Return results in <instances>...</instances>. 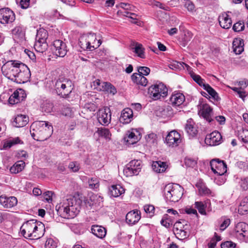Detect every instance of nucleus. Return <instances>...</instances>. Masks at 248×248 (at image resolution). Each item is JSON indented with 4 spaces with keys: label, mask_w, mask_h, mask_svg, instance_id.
Wrapping results in <instances>:
<instances>
[{
    "label": "nucleus",
    "mask_w": 248,
    "mask_h": 248,
    "mask_svg": "<svg viewBox=\"0 0 248 248\" xmlns=\"http://www.w3.org/2000/svg\"><path fill=\"white\" fill-rule=\"evenodd\" d=\"M152 166L155 171L157 173H161L165 171L168 166L165 162L157 161L153 162Z\"/></svg>",
    "instance_id": "nucleus-33"
},
{
    "label": "nucleus",
    "mask_w": 248,
    "mask_h": 248,
    "mask_svg": "<svg viewBox=\"0 0 248 248\" xmlns=\"http://www.w3.org/2000/svg\"><path fill=\"white\" fill-rule=\"evenodd\" d=\"M86 34L82 35L79 38V45L83 50H92V47H90L89 42Z\"/></svg>",
    "instance_id": "nucleus-36"
},
{
    "label": "nucleus",
    "mask_w": 248,
    "mask_h": 248,
    "mask_svg": "<svg viewBox=\"0 0 248 248\" xmlns=\"http://www.w3.org/2000/svg\"><path fill=\"white\" fill-rule=\"evenodd\" d=\"M195 207L198 210L200 213L202 215H205V205L201 202H196L195 203Z\"/></svg>",
    "instance_id": "nucleus-53"
},
{
    "label": "nucleus",
    "mask_w": 248,
    "mask_h": 248,
    "mask_svg": "<svg viewBox=\"0 0 248 248\" xmlns=\"http://www.w3.org/2000/svg\"><path fill=\"white\" fill-rule=\"evenodd\" d=\"M2 95L3 97L8 98V102L11 105L17 104L26 97L24 91L21 89L16 90L10 96L7 93H3Z\"/></svg>",
    "instance_id": "nucleus-12"
},
{
    "label": "nucleus",
    "mask_w": 248,
    "mask_h": 248,
    "mask_svg": "<svg viewBox=\"0 0 248 248\" xmlns=\"http://www.w3.org/2000/svg\"><path fill=\"white\" fill-rule=\"evenodd\" d=\"M88 38V42L90 47H92V50L97 48L101 44L100 40H99L96 42V36L94 33H90L86 34Z\"/></svg>",
    "instance_id": "nucleus-31"
},
{
    "label": "nucleus",
    "mask_w": 248,
    "mask_h": 248,
    "mask_svg": "<svg viewBox=\"0 0 248 248\" xmlns=\"http://www.w3.org/2000/svg\"><path fill=\"white\" fill-rule=\"evenodd\" d=\"M82 201L78 196L63 199L56 206L57 213L65 218H74L78 213Z\"/></svg>",
    "instance_id": "nucleus-1"
},
{
    "label": "nucleus",
    "mask_w": 248,
    "mask_h": 248,
    "mask_svg": "<svg viewBox=\"0 0 248 248\" xmlns=\"http://www.w3.org/2000/svg\"><path fill=\"white\" fill-rule=\"evenodd\" d=\"M45 248H56L57 243L52 238H48L46 240L45 245Z\"/></svg>",
    "instance_id": "nucleus-57"
},
{
    "label": "nucleus",
    "mask_w": 248,
    "mask_h": 248,
    "mask_svg": "<svg viewBox=\"0 0 248 248\" xmlns=\"http://www.w3.org/2000/svg\"><path fill=\"white\" fill-rule=\"evenodd\" d=\"M167 93L168 89L162 83L152 85L148 88V93L154 100L160 99L161 96L164 97Z\"/></svg>",
    "instance_id": "nucleus-8"
},
{
    "label": "nucleus",
    "mask_w": 248,
    "mask_h": 248,
    "mask_svg": "<svg viewBox=\"0 0 248 248\" xmlns=\"http://www.w3.org/2000/svg\"><path fill=\"white\" fill-rule=\"evenodd\" d=\"M100 91L107 92L114 94L116 93L115 87L110 83L103 82L101 87L99 88Z\"/></svg>",
    "instance_id": "nucleus-38"
},
{
    "label": "nucleus",
    "mask_w": 248,
    "mask_h": 248,
    "mask_svg": "<svg viewBox=\"0 0 248 248\" xmlns=\"http://www.w3.org/2000/svg\"><path fill=\"white\" fill-rule=\"evenodd\" d=\"M131 78L134 83L142 86H146L148 83L147 78L140 74L134 73L131 76Z\"/></svg>",
    "instance_id": "nucleus-30"
},
{
    "label": "nucleus",
    "mask_w": 248,
    "mask_h": 248,
    "mask_svg": "<svg viewBox=\"0 0 248 248\" xmlns=\"http://www.w3.org/2000/svg\"><path fill=\"white\" fill-rule=\"evenodd\" d=\"M96 133L102 137L104 138L107 140H110L111 136V134L109 129L106 128H98L96 131Z\"/></svg>",
    "instance_id": "nucleus-41"
},
{
    "label": "nucleus",
    "mask_w": 248,
    "mask_h": 248,
    "mask_svg": "<svg viewBox=\"0 0 248 248\" xmlns=\"http://www.w3.org/2000/svg\"><path fill=\"white\" fill-rule=\"evenodd\" d=\"M234 233L239 240L247 241L248 240V224L242 222L238 223L234 228Z\"/></svg>",
    "instance_id": "nucleus-10"
},
{
    "label": "nucleus",
    "mask_w": 248,
    "mask_h": 248,
    "mask_svg": "<svg viewBox=\"0 0 248 248\" xmlns=\"http://www.w3.org/2000/svg\"><path fill=\"white\" fill-rule=\"evenodd\" d=\"M140 212L138 210H133L129 212L126 215V222L129 225L136 224L140 219Z\"/></svg>",
    "instance_id": "nucleus-21"
},
{
    "label": "nucleus",
    "mask_w": 248,
    "mask_h": 248,
    "mask_svg": "<svg viewBox=\"0 0 248 248\" xmlns=\"http://www.w3.org/2000/svg\"><path fill=\"white\" fill-rule=\"evenodd\" d=\"M185 100L184 94L180 93L172 94L170 98V101L173 106H179L182 104Z\"/></svg>",
    "instance_id": "nucleus-25"
},
{
    "label": "nucleus",
    "mask_w": 248,
    "mask_h": 248,
    "mask_svg": "<svg viewBox=\"0 0 248 248\" xmlns=\"http://www.w3.org/2000/svg\"><path fill=\"white\" fill-rule=\"evenodd\" d=\"M29 118L25 115L18 114L15 118L14 125L17 127L25 126L28 123Z\"/></svg>",
    "instance_id": "nucleus-29"
},
{
    "label": "nucleus",
    "mask_w": 248,
    "mask_h": 248,
    "mask_svg": "<svg viewBox=\"0 0 248 248\" xmlns=\"http://www.w3.org/2000/svg\"><path fill=\"white\" fill-rule=\"evenodd\" d=\"M19 62L15 61H10L4 63L1 67L2 74L7 78L14 81L18 70Z\"/></svg>",
    "instance_id": "nucleus-6"
},
{
    "label": "nucleus",
    "mask_w": 248,
    "mask_h": 248,
    "mask_svg": "<svg viewBox=\"0 0 248 248\" xmlns=\"http://www.w3.org/2000/svg\"><path fill=\"white\" fill-rule=\"evenodd\" d=\"M52 104L47 101L43 102L41 106L42 111L46 113L50 112L52 110Z\"/></svg>",
    "instance_id": "nucleus-50"
},
{
    "label": "nucleus",
    "mask_w": 248,
    "mask_h": 248,
    "mask_svg": "<svg viewBox=\"0 0 248 248\" xmlns=\"http://www.w3.org/2000/svg\"><path fill=\"white\" fill-rule=\"evenodd\" d=\"M185 130L190 137H194L198 133L197 126L192 119H188L185 125Z\"/></svg>",
    "instance_id": "nucleus-23"
},
{
    "label": "nucleus",
    "mask_w": 248,
    "mask_h": 248,
    "mask_svg": "<svg viewBox=\"0 0 248 248\" xmlns=\"http://www.w3.org/2000/svg\"><path fill=\"white\" fill-rule=\"evenodd\" d=\"M238 138L243 142L248 143V130H244L239 132Z\"/></svg>",
    "instance_id": "nucleus-51"
},
{
    "label": "nucleus",
    "mask_w": 248,
    "mask_h": 248,
    "mask_svg": "<svg viewBox=\"0 0 248 248\" xmlns=\"http://www.w3.org/2000/svg\"><path fill=\"white\" fill-rule=\"evenodd\" d=\"M73 85L71 80L63 77L59 78L55 83L56 93L62 97H67L72 91Z\"/></svg>",
    "instance_id": "nucleus-5"
},
{
    "label": "nucleus",
    "mask_w": 248,
    "mask_h": 248,
    "mask_svg": "<svg viewBox=\"0 0 248 248\" xmlns=\"http://www.w3.org/2000/svg\"><path fill=\"white\" fill-rule=\"evenodd\" d=\"M232 90L234 92H236L238 94L239 97L244 99V98L246 96V92L244 91V90L242 88H236L234 87L232 88Z\"/></svg>",
    "instance_id": "nucleus-62"
},
{
    "label": "nucleus",
    "mask_w": 248,
    "mask_h": 248,
    "mask_svg": "<svg viewBox=\"0 0 248 248\" xmlns=\"http://www.w3.org/2000/svg\"><path fill=\"white\" fill-rule=\"evenodd\" d=\"M222 136L218 131H214L206 136L205 142L210 146H216L221 142Z\"/></svg>",
    "instance_id": "nucleus-16"
},
{
    "label": "nucleus",
    "mask_w": 248,
    "mask_h": 248,
    "mask_svg": "<svg viewBox=\"0 0 248 248\" xmlns=\"http://www.w3.org/2000/svg\"><path fill=\"white\" fill-rule=\"evenodd\" d=\"M47 36L46 31L44 29H41L37 31L36 40L46 41Z\"/></svg>",
    "instance_id": "nucleus-45"
},
{
    "label": "nucleus",
    "mask_w": 248,
    "mask_h": 248,
    "mask_svg": "<svg viewBox=\"0 0 248 248\" xmlns=\"http://www.w3.org/2000/svg\"><path fill=\"white\" fill-rule=\"evenodd\" d=\"M20 232L26 238L38 239L44 235L45 225L37 220L31 219L22 224Z\"/></svg>",
    "instance_id": "nucleus-2"
},
{
    "label": "nucleus",
    "mask_w": 248,
    "mask_h": 248,
    "mask_svg": "<svg viewBox=\"0 0 248 248\" xmlns=\"http://www.w3.org/2000/svg\"><path fill=\"white\" fill-rule=\"evenodd\" d=\"M0 203L5 208H11L17 203V199L14 196L7 197L5 195L0 196Z\"/></svg>",
    "instance_id": "nucleus-19"
},
{
    "label": "nucleus",
    "mask_w": 248,
    "mask_h": 248,
    "mask_svg": "<svg viewBox=\"0 0 248 248\" xmlns=\"http://www.w3.org/2000/svg\"><path fill=\"white\" fill-rule=\"evenodd\" d=\"M191 77L195 82H196L201 87H203V88H204L206 85L207 84L205 83L204 80L198 75L195 73H192L191 74Z\"/></svg>",
    "instance_id": "nucleus-44"
},
{
    "label": "nucleus",
    "mask_w": 248,
    "mask_h": 248,
    "mask_svg": "<svg viewBox=\"0 0 248 248\" xmlns=\"http://www.w3.org/2000/svg\"><path fill=\"white\" fill-rule=\"evenodd\" d=\"M111 113L108 107L100 109L97 112V119L102 125H107L111 121Z\"/></svg>",
    "instance_id": "nucleus-13"
},
{
    "label": "nucleus",
    "mask_w": 248,
    "mask_h": 248,
    "mask_svg": "<svg viewBox=\"0 0 248 248\" xmlns=\"http://www.w3.org/2000/svg\"><path fill=\"white\" fill-rule=\"evenodd\" d=\"M131 49L138 57L142 59L145 58V48L141 44L138 43H133Z\"/></svg>",
    "instance_id": "nucleus-28"
},
{
    "label": "nucleus",
    "mask_w": 248,
    "mask_h": 248,
    "mask_svg": "<svg viewBox=\"0 0 248 248\" xmlns=\"http://www.w3.org/2000/svg\"><path fill=\"white\" fill-rule=\"evenodd\" d=\"M238 211L241 215H244L248 212V197H246L243 199L238 207Z\"/></svg>",
    "instance_id": "nucleus-39"
},
{
    "label": "nucleus",
    "mask_w": 248,
    "mask_h": 248,
    "mask_svg": "<svg viewBox=\"0 0 248 248\" xmlns=\"http://www.w3.org/2000/svg\"><path fill=\"white\" fill-rule=\"evenodd\" d=\"M168 214H165L161 221V224L167 228H170L172 225V221Z\"/></svg>",
    "instance_id": "nucleus-47"
},
{
    "label": "nucleus",
    "mask_w": 248,
    "mask_h": 248,
    "mask_svg": "<svg viewBox=\"0 0 248 248\" xmlns=\"http://www.w3.org/2000/svg\"><path fill=\"white\" fill-rule=\"evenodd\" d=\"M53 50L55 54L60 57H63L67 53V49L66 44L60 40H56L53 42Z\"/></svg>",
    "instance_id": "nucleus-15"
},
{
    "label": "nucleus",
    "mask_w": 248,
    "mask_h": 248,
    "mask_svg": "<svg viewBox=\"0 0 248 248\" xmlns=\"http://www.w3.org/2000/svg\"><path fill=\"white\" fill-rule=\"evenodd\" d=\"M196 186L199 188V191L200 194L214 196L212 191L204 184H198L196 185Z\"/></svg>",
    "instance_id": "nucleus-40"
},
{
    "label": "nucleus",
    "mask_w": 248,
    "mask_h": 248,
    "mask_svg": "<svg viewBox=\"0 0 248 248\" xmlns=\"http://www.w3.org/2000/svg\"><path fill=\"white\" fill-rule=\"evenodd\" d=\"M18 70L14 81L18 83H23L27 82L31 77V72L28 66L21 62L18 65Z\"/></svg>",
    "instance_id": "nucleus-9"
},
{
    "label": "nucleus",
    "mask_w": 248,
    "mask_h": 248,
    "mask_svg": "<svg viewBox=\"0 0 248 248\" xmlns=\"http://www.w3.org/2000/svg\"><path fill=\"white\" fill-rule=\"evenodd\" d=\"M233 51L236 54H240L244 51V42L240 39H235L232 43Z\"/></svg>",
    "instance_id": "nucleus-32"
},
{
    "label": "nucleus",
    "mask_w": 248,
    "mask_h": 248,
    "mask_svg": "<svg viewBox=\"0 0 248 248\" xmlns=\"http://www.w3.org/2000/svg\"><path fill=\"white\" fill-rule=\"evenodd\" d=\"M164 194L166 200L177 202L183 194V188L178 184H169L164 187Z\"/></svg>",
    "instance_id": "nucleus-4"
},
{
    "label": "nucleus",
    "mask_w": 248,
    "mask_h": 248,
    "mask_svg": "<svg viewBox=\"0 0 248 248\" xmlns=\"http://www.w3.org/2000/svg\"><path fill=\"white\" fill-rule=\"evenodd\" d=\"M144 210L146 213L149 214L150 216H152L154 213L155 207L152 205H145L144 206Z\"/></svg>",
    "instance_id": "nucleus-61"
},
{
    "label": "nucleus",
    "mask_w": 248,
    "mask_h": 248,
    "mask_svg": "<svg viewBox=\"0 0 248 248\" xmlns=\"http://www.w3.org/2000/svg\"><path fill=\"white\" fill-rule=\"evenodd\" d=\"M210 166L213 172L217 175H222L227 171V165L218 159H212L210 161Z\"/></svg>",
    "instance_id": "nucleus-11"
},
{
    "label": "nucleus",
    "mask_w": 248,
    "mask_h": 248,
    "mask_svg": "<svg viewBox=\"0 0 248 248\" xmlns=\"http://www.w3.org/2000/svg\"><path fill=\"white\" fill-rule=\"evenodd\" d=\"M128 164L133 169L135 173H136L137 174L140 171L141 161L140 160H132Z\"/></svg>",
    "instance_id": "nucleus-42"
},
{
    "label": "nucleus",
    "mask_w": 248,
    "mask_h": 248,
    "mask_svg": "<svg viewBox=\"0 0 248 248\" xmlns=\"http://www.w3.org/2000/svg\"><path fill=\"white\" fill-rule=\"evenodd\" d=\"M185 162L186 166L191 168L195 166L197 164L196 161L191 158H186Z\"/></svg>",
    "instance_id": "nucleus-60"
},
{
    "label": "nucleus",
    "mask_w": 248,
    "mask_h": 248,
    "mask_svg": "<svg viewBox=\"0 0 248 248\" xmlns=\"http://www.w3.org/2000/svg\"><path fill=\"white\" fill-rule=\"evenodd\" d=\"M203 89L208 92L214 100H217L218 99L219 97L217 93L209 84L206 85Z\"/></svg>",
    "instance_id": "nucleus-49"
},
{
    "label": "nucleus",
    "mask_w": 248,
    "mask_h": 248,
    "mask_svg": "<svg viewBox=\"0 0 248 248\" xmlns=\"http://www.w3.org/2000/svg\"><path fill=\"white\" fill-rule=\"evenodd\" d=\"M20 143V140L18 137L10 138L4 140L2 145L1 146L0 150H7L12 146Z\"/></svg>",
    "instance_id": "nucleus-27"
},
{
    "label": "nucleus",
    "mask_w": 248,
    "mask_h": 248,
    "mask_svg": "<svg viewBox=\"0 0 248 248\" xmlns=\"http://www.w3.org/2000/svg\"><path fill=\"white\" fill-rule=\"evenodd\" d=\"M218 21L220 26L223 29H228L232 26V19L227 13H224L220 15Z\"/></svg>",
    "instance_id": "nucleus-24"
},
{
    "label": "nucleus",
    "mask_w": 248,
    "mask_h": 248,
    "mask_svg": "<svg viewBox=\"0 0 248 248\" xmlns=\"http://www.w3.org/2000/svg\"><path fill=\"white\" fill-rule=\"evenodd\" d=\"M245 28V25L243 22H238L235 23L232 27L234 31L239 32L243 31Z\"/></svg>",
    "instance_id": "nucleus-59"
},
{
    "label": "nucleus",
    "mask_w": 248,
    "mask_h": 248,
    "mask_svg": "<svg viewBox=\"0 0 248 248\" xmlns=\"http://www.w3.org/2000/svg\"><path fill=\"white\" fill-rule=\"evenodd\" d=\"M31 137L37 141H44L52 134L53 127L46 121H36L30 127Z\"/></svg>",
    "instance_id": "nucleus-3"
},
{
    "label": "nucleus",
    "mask_w": 248,
    "mask_h": 248,
    "mask_svg": "<svg viewBox=\"0 0 248 248\" xmlns=\"http://www.w3.org/2000/svg\"><path fill=\"white\" fill-rule=\"evenodd\" d=\"M180 134L175 130L170 132L166 138V141L169 146H177L181 142Z\"/></svg>",
    "instance_id": "nucleus-17"
},
{
    "label": "nucleus",
    "mask_w": 248,
    "mask_h": 248,
    "mask_svg": "<svg viewBox=\"0 0 248 248\" xmlns=\"http://www.w3.org/2000/svg\"><path fill=\"white\" fill-rule=\"evenodd\" d=\"M69 168L73 172H77L80 169L79 164L76 161L71 162L69 163L68 166Z\"/></svg>",
    "instance_id": "nucleus-56"
},
{
    "label": "nucleus",
    "mask_w": 248,
    "mask_h": 248,
    "mask_svg": "<svg viewBox=\"0 0 248 248\" xmlns=\"http://www.w3.org/2000/svg\"><path fill=\"white\" fill-rule=\"evenodd\" d=\"M25 166V162L22 160H19L16 162L10 169V171L12 173H18L24 169Z\"/></svg>",
    "instance_id": "nucleus-34"
},
{
    "label": "nucleus",
    "mask_w": 248,
    "mask_h": 248,
    "mask_svg": "<svg viewBox=\"0 0 248 248\" xmlns=\"http://www.w3.org/2000/svg\"><path fill=\"white\" fill-rule=\"evenodd\" d=\"M190 226L187 221L181 220L174 224L173 231L178 239H184L188 236Z\"/></svg>",
    "instance_id": "nucleus-7"
},
{
    "label": "nucleus",
    "mask_w": 248,
    "mask_h": 248,
    "mask_svg": "<svg viewBox=\"0 0 248 248\" xmlns=\"http://www.w3.org/2000/svg\"><path fill=\"white\" fill-rule=\"evenodd\" d=\"M124 174L126 177H130L133 176L134 175H137L136 173H135L133 169L131 168L128 164H127L124 169Z\"/></svg>",
    "instance_id": "nucleus-54"
},
{
    "label": "nucleus",
    "mask_w": 248,
    "mask_h": 248,
    "mask_svg": "<svg viewBox=\"0 0 248 248\" xmlns=\"http://www.w3.org/2000/svg\"><path fill=\"white\" fill-rule=\"evenodd\" d=\"M171 110L170 108H160L156 111V115L163 118H166L171 116Z\"/></svg>",
    "instance_id": "nucleus-43"
},
{
    "label": "nucleus",
    "mask_w": 248,
    "mask_h": 248,
    "mask_svg": "<svg viewBox=\"0 0 248 248\" xmlns=\"http://www.w3.org/2000/svg\"><path fill=\"white\" fill-rule=\"evenodd\" d=\"M199 114L209 122L212 121V109L209 105L207 104H201L199 107Z\"/></svg>",
    "instance_id": "nucleus-18"
},
{
    "label": "nucleus",
    "mask_w": 248,
    "mask_h": 248,
    "mask_svg": "<svg viewBox=\"0 0 248 248\" xmlns=\"http://www.w3.org/2000/svg\"><path fill=\"white\" fill-rule=\"evenodd\" d=\"M15 19L14 12L8 8L0 9V22L3 24L12 23Z\"/></svg>",
    "instance_id": "nucleus-14"
},
{
    "label": "nucleus",
    "mask_w": 248,
    "mask_h": 248,
    "mask_svg": "<svg viewBox=\"0 0 248 248\" xmlns=\"http://www.w3.org/2000/svg\"><path fill=\"white\" fill-rule=\"evenodd\" d=\"M239 183L241 188L243 190L248 189V177L242 178Z\"/></svg>",
    "instance_id": "nucleus-58"
},
{
    "label": "nucleus",
    "mask_w": 248,
    "mask_h": 248,
    "mask_svg": "<svg viewBox=\"0 0 248 248\" xmlns=\"http://www.w3.org/2000/svg\"><path fill=\"white\" fill-rule=\"evenodd\" d=\"M34 48L36 51L43 53L47 49V45L46 42L44 41L43 40H36L34 45Z\"/></svg>",
    "instance_id": "nucleus-37"
},
{
    "label": "nucleus",
    "mask_w": 248,
    "mask_h": 248,
    "mask_svg": "<svg viewBox=\"0 0 248 248\" xmlns=\"http://www.w3.org/2000/svg\"><path fill=\"white\" fill-rule=\"evenodd\" d=\"M141 137L140 132L136 129H132L128 131L126 134L125 140L129 144H133L137 143Z\"/></svg>",
    "instance_id": "nucleus-20"
},
{
    "label": "nucleus",
    "mask_w": 248,
    "mask_h": 248,
    "mask_svg": "<svg viewBox=\"0 0 248 248\" xmlns=\"http://www.w3.org/2000/svg\"><path fill=\"white\" fill-rule=\"evenodd\" d=\"M90 201L93 202V205L98 206L103 202V198L100 196L93 194L90 196Z\"/></svg>",
    "instance_id": "nucleus-48"
},
{
    "label": "nucleus",
    "mask_w": 248,
    "mask_h": 248,
    "mask_svg": "<svg viewBox=\"0 0 248 248\" xmlns=\"http://www.w3.org/2000/svg\"><path fill=\"white\" fill-rule=\"evenodd\" d=\"M156 135L152 133L146 136L145 139L148 143L152 145L156 142Z\"/></svg>",
    "instance_id": "nucleus-52"
},
{
    "label": "nucleus",
    "mask_w": 248,
    "mask_h": 248,
    "mask_svg": "<svg viewBox=\"0 0 248 248\" xmlns=\"http://www.w3.org/2000/svg\"><path fill=\"white\" fill-rule=\"evenodd\" d=\"M133 117V110L131 108H127L122 111L120 121L123 124H128L132 120Z\"/></svg>",
    "instance_id": "nucleus-22"
},
{
    "label": "nucleus",
    "mask_w": 248,
    "mask_h": 248,
    "mask_svg": "<svg viewBox=\"0 0 248 248\" xmlns=\"http://www.w3.org/2000/svg\"><path fill=\"white\" fill-rule=\"evenodd\" d=\"M119 7L124 9L126 12H128V10L133 11L134 9V6L127 3H121L119 4Z\"/></svg>",
    "instance_id": "nucleus-63"
},
{
    "label": "nucleus",
    "mask_w": 248,
    "mask_h": 248,
    "mask_svg": "<svg viewBox=\"0 0 248 248\" xmlns=\"http://www.w3.org/2000/svg\"><path fill=\"white\" fill-rule=\"evenodd\" d=\"M138 74H141L143 76H147L150 72V69L146 66H140L138 67Z\"/></svg>",
    "instance_id": "nucleus-55"
},
{
    "label": "nucleus",
    "mask_w": 248,
    "mask_h": 248,
    "mask_svg": "<svg viewBox=\"0 0 248 248\" xmlns=\"http://www.w3.org/2000/svg\"><path fill=\"white\" fill-rule=\"evenodd\" d=\"M221 248H235L236 245L232 241H226L221 244Z\"/></svg>",
    "instance_id": "nucleus-64"
},
{
    "label": "nucleus",
    "mask_w": 248,
    "mask_h": 248,
    "mask_svg": "<svg viewBox=\"0 0 248 248\" xmlns=\"http://www.w3.org/2000/svg\"><path fill=\"white\" fill-rule=\"evenodd\" d=\"M91 231L94 235L101 239L104 238L107 233V230L104 227L95 225L92 226Z\"/></svg>",
    "instance_id": "nucleus-26"
},
{
    "label": "nucleus",
    "mask_w": 248,
    "mask_h": 248,
    "mask_svg": "<svg viewBox=\"0 0 248 248\" xmlns=\"http://www.w3.org/2000/svg\"><path fill=\"white\" fill-rule=\"evenodd\" d=\"M110 195L118 197L124 192V189L120 185H113L109 189Z\"/></svg>",
    "instance_id": "nucleus-35"
},
{
    "label": "nucleus",
    "mask_w": 248,
    "mask_h": 248,
    "mask_svg": "<svg viewBox=\"0 0 248 248\" xmlns=\"http://www.w3.org/2000/svg\"><path fill=\"white\" fill-rule=\"evenodd\" d=\"M89 188L93 189H98L99 187V181L96 177L91 178L88 181Z\"/></svg>",
    "instance_id": "nucleus-46"
}]
</instances>
